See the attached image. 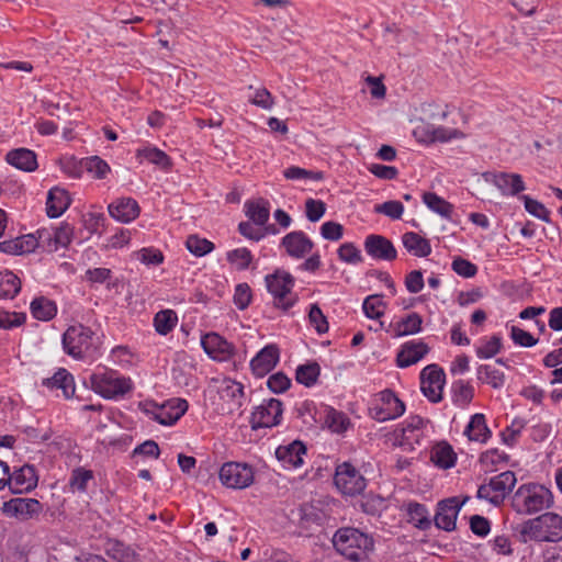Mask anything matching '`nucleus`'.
<instances>
[{
    "instance_id": "f03ea898",
    "label": "nucleus",
    "mask_w": 562,
    "mask_h": 562,
    "mask_svg": "<svg viewBox=\"0 0 562 562\" xmlns=\"http://www.w3.org/2000/svg\"><path fill=\"white\" fill-rule=\"evenodd\" d=\"M90 389L108 401H121L134 390V382L117 370L98 366L88 379Z\"/></svg>"
},
{
    "instance_id": "37998d69",
    "label": "nucleus",
    "mask_w": 562,
    "mask_h": 562,
    "mask_svg": "<svg viewBox=\"0 0 562 562\" xmlns=\"http://www.w3.org/2000/svg\"><path fill=\"white\" fill-rule=\"evenodd\" d=\"M21 290V281L12 271L0 272V299H13Z\"/></svg>"
},
{
    "instance_id": "2f4dec72",
    "label": "nucleus",
    "mask_w": 562,
    "mask_h": 562,
    "mask_svg": "<svg viewBox=\"0 0 562 562\" xmlns=\"http://www.w3.org/2000/svg\"><path fill=\"white\" fill-rule=\"evenodd\" d=\"M430 461L437 468L447 470L456 465L457 454L448 442L441 441L431 448Z\"/></svg>"
},
{
    "instance_id": "2eb2a0df",
    "label": "nucleus",
    "mask_w": 562,
    "mask_h": 562,
    "mask_svg": "<svg viewBox=\"0 0 562 562\" xmlns=\"http://www.w3.org/2000/svg\"><path fill=\"white\" fill-rule=\"evenodd\" d=\"M469 496H458L442 499L438 503L434 521L439 529L451 531L456 528L457 517L462 506L469 501Z\"/></svg>"
},
{
    "instance_id": "e2e57ef3",
    "label": "nucleus",
    "mask_w": 562,
    "mask_h": 562,
    "mask_svg": "<svg viewBox=\"0 0 562 562\" xmlns=\"http://www.w3.org/2000/svg\"><path fill=\"white\" fill-rule=\"evenodd\" d=\"M434 143H449L453 139H462L465 137L464 133L458 128L434 125Z\"/></svg>"
},
{
    "instance_id": "ddd939ff",
    "label": "nucleus",
    "mask_w": 562,
    "mask_h": 562,
    "mask_svg": "<svg viewBox=\"0 0 562 562\" xmlns=\"http://www.w3.org/2000/svg\"><path fill=\"white\" fill-rule=\"evenodd\" d=\"M334 483L344 495L349 496L362 493L367 486V480L349 462H344L336 468Z\"/></svg>"
},
{
    "instance_id": "052dcab7",
    "label": "nucleus",
    "mask_w": 562,
    "mask_h": 562,
    "mask_svg": "<svg viewBox=\"0 0 562 562\" xmlns=\"http://www.w3.org/2000/svg\"><path fill=\"white\" fill-rule=\"evenodd\" d=\"M520 199L524 201L525 209L529 214L543 222H550V211L542 203L528 195H522Z\"/></svg>"
},
{
    "instance_id": "774afa93",
    "label": "nucleus",
    "mask_w": 562,
    "mask_h": 562,
    "mask_svg": "<svg viewBox=\"0 0 562 562\" xmlns=\"http://www.w3.org/2000/svg\"><path fill=\"white\" fill-rule=\"evenodd\" d=\"M267 386L271 392L280 394L289 390L291 386V380L283 372H277L268 378Z\"/></svg>"
},
{
    "instance_id": "603ef678",
    "label": "nucleus",
    "mask_w": 562,
    "mask_h": 562,
    "mask_svg": "<svg viewBox=\"0 0 562 562\" xmlns=\"http://www.w3.org/2000/svg\"><path fill=\"white\" fill-rule=\"evenodd\" d=\"M525 426L526 422L522 418H514L501 434L503 443L508 447L515 446Z\"/></svg>"
},
{
    "instance_id": "5701e85b",
    "label": "nucleus",
    "mask_w": 562,
    "mask_h": 562,
    "mask_svg": "<svg viewBox=\"0 0 562 562\" xmlns=\"http://www.w3.org/2000/svg\"><path fill=\"white\" fill-rule=\"evenodd\" d=\"M110 216L120 223H131L139 216L138 202L130 196L117 198L108 205Z\"/></svg>"
},
{
    "instance_id": "f704fd0d",
    "label": "nucleus",
    "mask_w": 562,
    "mask_h": 562,
    "mask_svg": "<svg viewBox=\"0 0 562 562\" xmlns=\"http://www.w3.org/2000/svg\"><path fill=\"white\" fill-rule=\"evenodd\" d=\"M422 328L423 317L418 313L412 312L394 324L393 335L395 337L415 335L420 333Z\"/></svg>"
},
{
    "instance_id": "4468645a",
    "label": "nucleus",
    "mask_w": 562,
    "mask_h": 562,
    "mask_svg": "<svg viewBox=\"0 0 562 562\" xmlns=\"http://www.w3.org/2000/svg\"><path fill=\"white\" fill-rule=\"evenodd\" d=\"M445 382V371L438 364H429L420 372V390L432 403H438L442 400Z\"/></svg>"
},
{
    "instance_id": "338daca9",
    "label": "nucleus",
    "mask_w": 562,
    "mask_h": 562,
    "mask_svg": "<svg viewBox=\"0 0 562 562\" xmlns=\"http://www.w3.org/2000/svg\"><path fill=\"white\" fill-rule=\"evenodd\" d=\"M451 268L458 276L467 279L473 278L477 273L476 265L461 257L452 260Z\"/></svg>"
},
{
    "instance_id": "423d86ee",
    "label": "nucleus",
    "mask_w": 562,
    "mask_h": 562,
    "mask_svg": "<svg viewBox=\"0 0 562 562\" xmlns=\"http://www.w3.org/2000/svg\"><path fill=\"white\" fill-rule=\"evenodd\" d=\"M265 284L272 296L273 306L283 313L289 312L297 303L299 296L293 291L295 279L290 272L277 269L265 277Z\"/></svg>"
},
{
    "instance_id": "412c9836",
    "label": "nucleus",
    "mask_w": 562,
    "mask_h": 562,
    "mask_svg": "<svg viewBox=\"0 0 562 562\" xmlns=\"http://www.w3.org/2000/svg\"><path fill=\"white\" fill-rule=\"evenodd\" d=\"M363 247L368 256L375 260L392 261L397 256V250L393 243L382 235H368Z\"/></svg>"
},
{
    "instance_id": "473e14b6",
    "label": "nucleus",
    "mask_w": 562,
    "mask_h": 562,
    "mask_svg": "<svg viewBox=\"0 0 562 562\" xmlns=\"http://www.w3.org/2000/svg\"><path fill=\"white\" fill-rule=\"evenodd\" d=\"M503 349V336L501 334H493L492 336H484L479 339L474 346L475 355L479 359H492Z\"/></svg>"
},
{
    "instance_id": "58836bf2",
    "label": "nucleus",
    "mask_w": 562,
    "mask_h": 562,
    "mask_svg": "<svg viewBox=\"0 0 562 562\" xmlns=\"http://www.w3.org/2000/svg\"><path fill=\"white\" fill-rule=\"evenodd\" d=\"M408 521L420 530H427L431 526L430 514L423 504L411 502L406 505Z\"/></svg>"
},
{
    "instance_id": "c756f323",
    "label": "nucleus",
    "mask_w": 562,
    "mask_h": 562,
    "mask_svg": "<svg viewBox=\"0 0 562 562\" xmlns=\"http://www.w3.org/2000/svg\"><path fill=\"white\" fill-rule=\"evenodd\" d=\"M463 434L471 441L485 443L492 436V431L486 424L485 415L476 413L471 416Z\"/></svg>"
},
{
    "instance_id": "b1692460",
    "label": "nucleus",
    "mask_w": 562,
    "mask_h": 562,
    "mask_svg": "<svg viewBox=\"0 0 562 562\" xmlns=\"http://www.w3.org/2000/svg\"><path fill=\"white\" fill-rule=\"evenodd\" d=\"M486 180L495 186L504 196H515L526 190L522 177L518 173L496 172Z\"/></svg>"
},
{
    "instance_id": "9b49d317",
    "label": "nucleus",
    "mask_w": 562,
    "mask_h": 562,
    "mask_svg": "<svg viewBox=\"0 0 562 562\" xmlns=\"http://www.w3.org/2000/svg\"><path fill=\"white\" fill-rule=\"evenodd\" d=\"M221 483L234 490H243L250 486L255 480V471L251 465L241 462H225L220 469Z\"/></svg>"
},
{
    "instance_id": "8fccbe9b",
    "label": "nucleus",
    "mask_w": 562,
    "mask_h": 562,
    "mask_svg": "<svg viewBox=\"0 0 562 562\" xmlns=\"http://www.w3.org/2000/svg\"><path fill=\"white\" fill-rule=\"evenodd\" d=\"M187 249L195 257H203L214 249V244L196 235H190L186 241Z\"/></svg>"
},
{
    "instance_id": "6ab92c4d",
    "label": "nucleus",
    "mask_w": 562,
    "mask_h": 562,
    "mask_svg": "<svg viewBox=\"0 0 562 562\" xmlns=\"http://www.w3.org/2000/svg\"><path fill=\"white\" fill-rule=\"evenodd\" d=\"M280 246L291 258L303 259L311 254L314 243L304 232L293 231L282 237Z\"/></svg>"
},
{
    "instance_id": "cd10ccee",
    "label": "nucleus",
    "mask_w": 562,
    "mask_h": 562,
    "mask_svg": "<svg viewBox=\"0 0 562 562\" xmlns=\"http://www.w3.org/2000/svg\"><path fill=\"white\" fill-rule=\"evenodd\" d=\"M71 199L69 193L59 187L52 188L47 193L46 214L49 218L61 216L69 207Z\"/></svg>"
},
{
    "instance_id": "09e8293b",
    "label": "nucleus",
    "mask_w": 562,
    "mask_h": 562,
    "mask_svg": "<svg viewBox=\"0 0 562 562\" xmlns=\"http://www.w3.org/2000/svg\"><path fill=\"white\" fill-rule=\"evenodd\" d=\"M508 456L498 449H490L480 457V463L485 471L492 472L497 470V465L507 462Z\"/></svg>"
},
{
    "instance_id": "7ed1b4c3",
    "label": "nucleus",
    "mask_w": 562,
    "mask_h": 562,
    "mask_svg": "<svg viewBox=\"0 0 562 562\" xmlns=\"http://www.w3.org/2000/svg\"><path fill=\"white\" fill-rule=\"evenodd\" d=\"M553 504L551 490L539 483L521 484L512 496L514 512L525 516L550 509Z\"/></svg>"
},
{
    "instance_id": "a878e982",
    "label": "nucleus",
    "mask_w": 562,
    "mask_h": 562,
    "mask_svg": "<svg viewBox=\"0 0 562 562\" xmlns=\"http://www.w3.org/2000/svg\"><path fill=\"white\" fill-rule=\"evenodd\" d=\"M217 393L221 400L227 403L229 412L239 408L243 404L244 385L231 378H224L220 381Z\"/></svg>"
},
{
    "instance_id": "7c9ffc66",
    "label": "nucleus",
    "mask_w": 562,
    "mask_h": 562,
    "mask_svg": "<svg viewBox=\"0 0 562 562\" xmlns=\"http://www.w3.org/2000/svg\"><path fill=\"white\" fill-rule=\"evenodd\" d=\"M246 216L258 226H265L270 217V203L265 199L248 200L244 204Z\"/></svg>"
},
{
    "instance_id": "c9c22d12",
    "label": "nucleus",
    "mask_w": 562,
    "mask_h": 562,
    "mask_svg": "<svg viewBox=\"0 0 562 562\" xmlns=\"http://www.w3.org/2000/svg\"><path fill=\"white\" fill-rule=\"evenodd\" d=\"M423 202L431 212L438 214L442 218L451 220L454 206L437 193L425 192L423 194Z\"/></svg>"
},
{
    "instance_id": "6e6552de",
    "label": "nucleus",
    "mask_w": 562,
    "mask_h": 562,
    "mask_svg": "<svg viewBox=\"0 0 562 562\" xmlns=\"http://www.w3.org/2000/svg\"><path fill=\"white\" fill-rule=\"evenodd\" d=\"M516 482V474L513 471L502 472L491 477L488 483L482 484L477 488L476 497L498 506L514 488Z\"/></svg>"
},
{
    "instance_id": "1a4fd4ad",
    "label": "nucleus",
    "mask_w": 562,
    "mask_h": 562,
    "mask_svg": "<svg viewBox=\"0 0 562 562\" xmlns=\"http://www.w3.org/2000/svg\"><path fill=\"white\" fill-rule=\"evenodd\" d=\"M369 412L376 422L393 420L405 413V404L393 391L386 389L374 395Z\"/></svg>"
},
{
    "instance_id": "f8f14e48",
    "label": "nucleus",
    "mask_w": 562,
    "mask_h": 562,
    "mask_svg": "<svg viewBox=\"0 0 562 562\" xmlns=\"http://www.w3.org/2000/svg\"><path fill=\"white\" fill-rule=\"evenodd\" d=\"M283 418V403L278 398L263 400L251 413L252 429L272 428L281 424Z\"/></svg>"
},
{
    "instance_id": "680f3d73",
    "label": "nucleus",
    "mask_w": 562,
    "mask_h": 562,
    "mask_svg": "<svg viewBox=\"0 0 562 562\" xmlns=\"http://www.w3.org/2000/svg\"><path fill=\"white\" fill-rule=\"evenodd\" d=\"M50 229L54 243L58 249L69 246L72 240L74 228L68 223H61L58 227Z\"/></svg>"
},
{
    "instance_id": "0e129e2a",
    "label": "nucleus",
    "mask_w": 562,
    "mask_h": 562,
    "mask_svg": "<svg viewBox=\"0 0 562 562\" xmlns=\"http://www.w3.org/2000/svg\"><path fill=\"white\" fill-rule=\"evenodd\" d=\"M374 212L383 214L391 220H400L404 213V205L396 200H390L374 206Z\"/></svg>"
},
{
    "instance_id": "aec40b11",
    "label": "nucleus",
    "mask_w": 562,
    "mask_h": 562,
    "mask_svg": "<svg viewBox=\"0 0 562 562\" xmlns=\"http://www.w3.org/2000/svg\"><path fill=\"white\" fill-rule=\"evenodd\" d=\"M37 474L35 468L30 464H24L10 472V481L7 486L13 494L29 493L37 486Z\"/></svg>"
},
{
    "instance_id": "de8ad7c7",
    "label": "nucleus",
    "mask_w": 562,
    "mask_h": 562,
    "mask_svg": "<svg viewBox=\"0 0 562 562\" xmlns=\"http://www.w3.org/2000/svg\"><path fill=\"white\" fill-rule=\"evenodd\" d=\"M453 402L459 406L468 405L474 396V387L463 380L452 384Z\"/></svg>"
},
{
    "instance_id": "bb28decb",
    "label": "nucleus",
    "mask_w": 562,
    "mask_h": 562,
    "mask_svg": "<svg viewBox=\"0 0 562 562\" xmlns=\"http://www.w3.org/2000/svg\"><path fill=\"white\" fill-rule=\"evenodd\" d=\"M5 161L22 171L32 172L38 167L35 151L29 148H14L7 153Z\"/></svg>"
},
{
    "instance_id": "6e6d98bb",
    "label": "nucleus",
    "mask_w": 562,
    "mask_h": 562,
    "mask_svg": "<svg viewBox=\"0 0 562 562\" xmlns=\"http://www.w3.org/2000/svg\"><path fill=\"white\" fill-rule=\"evenodd\" d=\"M109 359L115 366L127 368L134 363L135 357L128 347L116 346L110 351Z\"/></svg>"
},
{
    "instance_id": "13d9d810",
    "label": "nucleus",
    "mask_w": 562,
    "mask_h": 562,
    "mask_svg": "<svg viewBox=\"0 0 562 562\" xmlns=\"http://www.w3.org/2000/svg\"><path fill=\"white\" fill-rule=\"evenodd\" d=\"M338 258L348 265H358L362 262L361 251L353 243H344L339 246Z\"/></svg>"
},
{
    "instance_id": "f257e3e1",
    "label": "nucleus",
    "mask_w": 562,
    "mask_h": 562,
    "mask_svg": "<svg viewBox=\"0 0 562 562\" xmlns=\"http://www.w3.org/2000/svg\"><path fill=\"white\" fill-rule=\"evenodd\" d=\"M63 350L75 360L95 359L101 353V338L89 326L76 323L61 337Z\"/></svg>"
},
{
    "instance_id": "a18cd8bd",
    "label": "nucleus",
    "mask_w": 562,
    "mask_h": 562,
    "mask_svg": "<svg viewBox=\"0 0 562 562\" xmlns=\"http://www.w3.org/2000/svg\"><path fill=\"white\" fill-rule=\"evenodd\" d=\"M252 258L251 251L246 247L236 248L226 252V260L238 271L248 269Z\"/></svg>"
},
{
    "instance_id": "a19ab883",
    "label": "nucleus",
    "mask_w": 562,
    "mask_h": 562,
    "mask_svg": "<svg viewBox=\"0 0 562 562\" xmlns=\"http://www.w3.org/2000/svg\"><path fill=\"white\" fill-rule=\"evenodd\" d=\"M178 324V315L172 310H162L155 314L153 325L157 334L167 336Z\"/></svg>"
},
{
    "instance_id": "49530a36",
    "label": "nucleus",
    "mask_w": 562,
    "mask_h": 562,
    "mask_svg": "<svg viewBox=\"0 0 562 562\" xmlns=\"http://www.w3.org/2000/svg\"><path fill=\"white\" fill-rule=\"evenodd\" d=\"M132 258L138 260L145 266H159L164 262L165 256L161 250L155 247H144L132 252Z\"/></svg>"
},
{
    "instance_id": "4be33fe9",
    "label": "nucleus",
    "mask_w": 562,
    "mask_h": 562,
    "mask_svg": "<svg viewBox=\"0 0 562 562\" xmlns=\"http://www.w3.org/2000/svg\"><path fill=\"white\" fill-rule=\"evenodd\" d=\"M280 360V350L277 345L270 344L265 346L250 360V369L254 375L263 378L272 371Z\"/></svg>"
},
{
    "instance_id": "79ce46f5",
    "label": "nucleus",
    "mask_w": 562,
    "mask_h": 562,
    "mask_svg": "<svg viewBox=\"0 0 562 562\" xmlns=\"http://www.w3.org/2000/svg\"><path fill=\"white\" fill-rule=\"evenodd\" d=\"M321 367L317 362H307L300 364L295 370V380L297 383L312 387L314 386L319 378Z\"/></svg>"
},
{
    "instance_id": "0eeeda50",
    "label": "nucleus",
    "mask_w": 562,
    "mask_h": 562,
    "mask_svg": "<svg viewBox=\"0 0 562 562\" xmlns=\"http://www.w3.org/2000/svg\"><path fill=\"white\" fill-rule=\"evenodd\" d=\"M189 404L182 398H170L161 405L145 401L139 403V408L150 419L162 426H173L188 411Z\"/></svg>"
},
{
    "instance_id": "bf43d9fd",
    "label": "nucleus",
    "mask_w": 562,
    "mask_h": 562,
    "mask_svg": "<svg viewBox=\"0 0 562 562\" xmlns=\"http://www.w3.org/2000/svg\"><path fill=\"white\" fill-rule=\"evenodd\" d=\"M308 322L317 334L322 335L328 331L327 318L316 303L310 305Z\"/></svg>"
},
{
    "instance_id": "f3484780",
    "label": "nucleus",
    "mask_w": 562,
    "mask_h": 562,
    "mask_svg": "<svg viewBox=\"0 0 562 562\" xmlns=\"http://www.w3.org/2000/svg\"><path fill=\"white\" fill-rule=\"evenodd\" d=\"M42 504L35 498H12L3 503L2 512L8 517L29 520L42 512Z\"/></svg>"
},
{
    "instance_id": "9d476101",
    "label": "nucleus",
    "mask_w": 562,
    "mask_h": 562,
    "mask_svg": "<svg viewBox=\"0 0 562 562\" xmlns=\"http://www.w3.org/2000/svg\"><path fill=\"white\" fill-rule=\"evenodd\" d=\"M428 422L418 415L408 416L393 432L394 443L405 450H413L426 436Z\"/></svg>"
},
{
    "instance_id": "c85d7f7f",
    "label": "nucleus",
    "mask_w": 562,
    "mask_h": 562,
    "mask_svg": "<svg viewBox=\"0 0 562 562\" xmlns=\"http://www.w3.org/2000/svg\"><path fill=\"white\" fill-rule=\"evenodd\" d=\"M43 385L48 389L61 390L65 398H71L76 391L75 378L65 368H59L53 376L44 379Z\"/></svg>"
},
{
    "instance_id": "c03bdc74",
    "label": "nucleus",
    "mask_w": 562,
    "mask_h": 562,
    "mask_svg": "<svg viewBox=\"0 0 562 562\" xmlns=\"http://www.w3.org/2000/svg\"><path fill=\"white\" fill-rule=\"evenodd\" d=\"M386 310V303L379 294H372L364 299L362 303V311L368 318L379 319L382 317Z\"/></svg>"
},
{
    "instance_id": "69168bd1",
    "label": "nucleus",
    "mask_w": 562,
    "mask_h": 562,
    "mask_svg": "<svg viewBox=\"0 0 562 562\" xmlns=\"http://www.w3.org/2000/svg\"><path fill=\"white\" fill-rule=\"evenodd\" d=\"M326 212V204L322 200L307 199L305 201V215L310 222H318Z\"/></svg>"
},
{
    "instance_id": "4c0bfd02",
    "label": "nucleus",
    "mask_w": 562,
    "mask_h": 562,
    "mask_svg": "<svg viewBox=\"0 0 562 562\" xmlns=\"http://www.w3.org/2000/svg\"><path fill=\"white\" fill-rule=\"evenodd\" d=\"M30 308L33 317L42 322H48L57 314L56 303L44 296L35 297Z\"/></svg>"
},
{
    "instance_id": "39448f33",
    "label": "nucleus",
    "mask_w": 562,
    "mask_h": 562,
    "mask_svg": "<svg viewBox=\"0 0 562 562\" xmlns=\"http://www.w3.org/2000/svg\"><path fill=\"white\" fill-rule=\"evenodd\" d=\"M333 544L338 553L355 562L364 560L373 549V540L369 535L350 527L338 529Z\"/></svg>"
},
{
    "instance_id": "a211bd4d",
    "label": "nucleus",
    "mask_w": 562,
    "mask_h": 562,
    "mask_svg": "<svg viewBox=\"0 0 562 562\" xmlns=\"http://www.w3.org/2000/svg\"><path fill=\"white\" fill-rule=\"evenodd\" d=\"M306 456V447L300 440L281 445L276 449V458L285 470H295L301 468Z\"/></svg>"
},
{
    "instance_id": "e433bc0d",
    "label": "nucleus",
    "mask_w": 562,
    "mask_h": 562,
    "mask_svg": "<svg viewBox=\"0 0 562 562\" xmlns=\"http://www.w3.org/2000/svg\"><path fill=\"white\" fill-rule=\"evenodd\" d=\"M136 159L142 164L144 160L161 169H168L171 165L168 155L154 146H145L136 150Z\"/></svg>"
},
{
    "instance_id": "393cba45",
    "label": "nucleus",
    "mask_w": 562,
    "mask_h": 562,
    "mask_svg": "<svg viewBox=\"0 0 562 562\" xmlns=\"http://www.w3.org/2000/svg\"><path fill=\"white\" fill-rule=\"evenodd\" d=\"M429 351V347L420 339H413L402 345L396 364L400 368H408L420 361Z\"/></svg>"
},
{
    "instance_id": "864d4df0",
    "label": "nucleus",
    "mask_w": 562,
    "mask_h": 562,
    "mask_svg": "<svg viewBox=\"0 0 562 562\" xmlns=\"http://www.w3.org/2000/svg\"><path fill=\"white\" fill-rule=\"evenodd\" d=\"M93 479V472L85 468H77L72 470L70 476V487L72 491L85 493L88 487V483Z\"/></svg>"
},
{
    "instance_id": "5fc2aeb1",
    "label": "nucleus",
    "mask_w": 562,
    "mask_h": 562,
    "mask_svg": "<svg viewBox=\"0 0 562 562\" xmlns=\"http://www.w3.org/2000/svg\"><path fill=\"white\" fill-rule=\"evenodd\" d=\"M86 170L95 179H104L111 171L109 164L98 156L89 157L85 160Z\"/></svg>"
},
{
    "instance_id": "dca6fc26",
    "label": "nucleus",
    "mask_w": 562,
    "mask_h": 562,
    "mask_svg": "<svg viewBox=\"0 0 562 562\" xmlns=\"http://www.w3.org/2000/svg\"><path fill=\"white\" fill-rule=\"evenodd\" d=\"M204 352L213 360L224 362L235 355V346L217 333H207L201 337Z\"/></svg>"
},
{
    "instance_id": "72a5a7b5",
    "label": "nucleus",
    "mask_w": 562,
    "mask_h": 562,
    "mask_svg": "<svg viewBox=\"0 0 562 562\" xmlns=\"http://www.w3.org/2000/svg\"><path fill=\"white\" fill-rule=\"evenodd\" d=\"M402 243L405 249L415 257H427L432 250L429 240L415 232L403 234Z\"/></svg>"
},
{
    "instance_id": "20e7f679",
    "label": "nucleus",
    "mask_w": 562,
    "mask_h": 562,
    "mask_svg": "<svg viewBox=\"0 0 562 562\" xmlns=\"http://www.w3.org/2000/svg\"><path fill=\"white\" fill-rule=\"evenodd\" d=\"M520 535L525 542H559L562 541V516L547 512L521 525Z\"/></svg>"
},
{
    "instance_id": "4d7b16f0",
    "label": "nucleus",
    "mask_w": 562,
    "mask_h": 562,
    "mask_svg": "<svg viewBox=\"0 0 562 562\" xmlns=\"http://www.w3.org/2000/svg\"><path fill=\"white\" fill-rule=\"evenodd\" d=\"M326 425L334 432H344L350 425L348 416L339 411L329 409L326 415Z\"/></svg>"
},
{
    "instance_id": "ea45409f",
    "label": "nucleus",
    "mask_w": 562,
    "mask_h": 562,
    "mask_svg": "<svg viewBox=\"0 0 562 562\" xmlns=\"http://www.w3.org/2000/svg\"><path fill=\"white\" fill-rule=\"evenodd\" d=\"M476 378L481 383L487 384L495 390L502 389L505 384L504 372L491 364H480L476 368Z\"/></svg>"
},
{
    "instance_id": "3c124183",
    "label": "nucleus",
    "mask_w": 562,
    "mask_h": 562,
    "mask_svg": "<svg viewBox=\"0 0 562 562\" xmlns=\"http://www.w3.org/2000/svg\"><path fill=\"white\" fill-rule=\"evenodd\" d=\"M283 176L288 180L321 181L324 178L321 171L307 170L297 166H291L284 169Z\"/></svg>"
}]
</instances>
